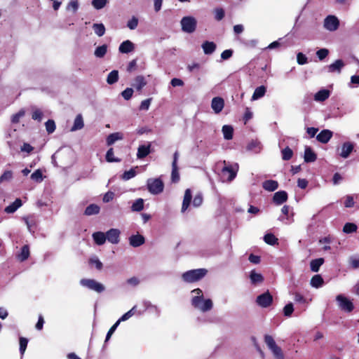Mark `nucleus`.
Returning a JSON list of instances; mask_svg holds the SVG:
<instances>
[{
	"mask_svg": "<svg viewBox=\"0 0 359 359\" xmlns=\"http://www.w3.org/2000/svg\"><path fill=\"white\" fill-rule=\"evenodd\" d=\"M138 25V19L133 17L127 23V26L130 29H135Z\"/></svg>",
	"mask_w": 359,
	"mask_h": 359,
	"instance_id": "nucleus-64",
	"label": "nucleus"
},
{
	"mask_svg": "<svg viewBox=\"0 0 359 359\" xmlns=\"http://www.w3.org/2000/svg\"><path fill=\"white\" fill-rule=\"evenodd\" d=\"M182 30L186 33H193L197 27V21L192 16H185L181 20Z\"/></svg>",
	"mask_w": 359,
	"mask_h": 359,
	"instance_id": "nucleus-4",
	"label": "nucleus"
},
{
	"mask_svg": "<svg viewBox=\"0 0 359 359\" xmlns=\"http://www.w3.org/2000/svg\"><path fill=\"white\" fill-rule=\"evenodd\" d=\"M22 205L20 198H16L13 203L6 207L4 211L6 213H13Z\"/></svg>",
	"mask_w": 359,
	"mask_h": 359,
	"instance_id": "nucleus-25",
	"label": "nucleus"
},
{
	"mask_svg": "<svg viewBox=\"0 0 359 359\" xmlns=\"http://www.w3.org/2000/svg\"><path fill=\"white\" fill-rule=\"evenodd\" d=\"M207 273L208 270L205 269H192L183 273L182 279L186 283H194L201 280Z\"/></svg>",
	"mask_w": 359,
	"mask_h": 359,
	"instance_id": "nucleus-1",
	"label": "nucleus"
},
{
	"mask_svg": "<svg viewBox=\"0 0 359 359\" xmlns=\"http://www.w3.org/2000/svg\"><path fill=\"white\" fill-rule=\"evenodd\" d=\"M282 158L284 161H289L293 156V151L289 147H286L281 151Z\"/></svg>",
	"mask_w": 359,
	"mask_h": 359,
	"instance_id": "nucleus-44",
	"label": "nucleus"
},
{
	"mask_svg": "<svg viewBox=\"0 0 359 359\" xmlns=\"http://www.w3.org/2000/svg\"><path fill=\"white\" fill-rule=\"evenodd\" d=\"M222 130L224 139L229 140L233 138V128L231 126L224 125L222 127Z\"/></svg>",
	"mask_w": 359,
	"mask_h": 359,
	"instance_id": "nucleus-33",
	"label": "nucleus"
},
{
	"mask_svg": "<svg viewBox=\"0 0 359 359\" xmlns=\"http://www.w3.org/2000/svg\"><path fill=\"white\" fill-rule=\"evenodd\" d=\"M114 149L113 148L109 149L108 151H107V154L105 156L106 161L109 163L121 162V160L118 158L114 157Z\"/></svg>",
	"mask_w": 359,
	"mask_h": 359,
	"instance_id": "nucleus-39",
	"label": "nucleus"
},
{
	"mask_svg": "<svg viewBox=\"0 0 359 359\" xmlns=\"http://www.w3.org/2000/svg\"><path fill=\"white\" fill-rule=\"evenodd\" d=\"M93 29L95 33L98 36H102L106 31L105 27L102 23H95L93 25Z\"/></svg>",
	"mask_w": 359,
	"mask_h": 359,
	"instance_id": "nucleus-38",
	"label": "nucleus"
},
{
	"mask_svg": "<svg viewBox=\"0 0 359 359\" xmlns=\"http://www.w3.org/2000/svg\"><path fill=\"white\" fill-rule=\"evenodd\" d=\"M203 196L201 193L197 194L193 200V205L195 207H199L203 203Z\"/></svg>",
	"mask_w": 359,
	"mask_h": 359,
	"instance_id": "nucleus-61",
	"label": "nucleus"
},
{
	"mask_svg": "<svg viewBox=\"0 0 359 359\" xmlns=\"http://www.w3.org/2000/svg\"><path fill=\"white\" fill-rule=\"evenodd\" d=\"M83 126H84V124H83V117H82L81 114H78L74 119V125L72 127L71 130L75 131V130H81V128H83Z\"/></svg>",
	"mask_w": 359,
	"mask_h": 359,
	"instance_id": "nucleus-32",
	"label": "nucleus"
},
{
	"mask_svg": "<svg viewBox=\"0 0 359 359\" xmlns=\"http://www.w3.org/2000/svg\"><path fill=\"white\" fill-rule=\"evenodd\" d=\"M100 207L96 204H90L86 207L84 214L90 216L93 215H97L100 212Z\"/></svg>",
	"mask_w": 359,
	"mask_h": 359,
	"instance_id": "nucleus-34",
	"label": "nucleus"
},
{
	"mask_svg": "<svg viewBox=\"0 0 359 359\" xmlns=\"http://www.w3.org/2000/svg\"><path fill=\"white\" fill-rule=\"evenodd\" d=\"M256 302L262 308H267L273 303V297L269 291L257 296Z\"/></svg>",
	"mask_w": 359,
	"mask_h": 359,
	"instance_id": "nucleus-7",
	"label": "nucleus"
},
{
	"mask_svg": "<svg viewBox=\"0 0 359 359\" xmlns=\"http://www.w3.org/2000/svg\"><path fill=\"white\" fill-rule=\"evenodd\" d=\"M304 158L306 163H312L317 159V155L311 147H306Z\"/></svg>",
	"mask_w": 359,
	"mask_h": 359,
	"instance_id": "nucleus-20",
	"label": "nucleus"
},
{
	"mask_svg": "<svg viewBox=\"0 0 359 359\" xmlns=\"http://www.w3.org/2000/svg\"><path fill=\"white\" fill-rule=\"evenodd\" d=\"M25 114V111L24 109H20L18 113L13 114L11 117V122L13 123H18L20 122V118L24 116Z\"/></svg>",
	"mask_w": 359,
	"mask_h": 359,
	"instance_id": "nucleus-52",
	"label": "nucleus"
},
{
	"mask_svg": "<svg viewBox=\"0 0 359 359\" xmlns=\"http://www.w3.org/2000/svg\"><path fill=\"white\" fill-rule=\"evenodd\" d=\"M192 292L195 293L196 296L192 298L191 304L194 307H199V304L203 301V292L200 288H196L192 290Z\"/></svg>",
	"mask_w": 359,
	"mask_h": 359,
	"instance_id": "nucleus-19",
	"label": "nucleus"
},
{
	"mask_svg": "<svg viewBox=\"0 0 359 359\" xmlns=\"http://www.w3.org/2000/svg\"><path fill=\"white\" fill-rule=\"evenodd\" d=\"M123 139V135L121 133L116 132L109 134L106 140L107 146H111L117 140Z\"/></svg>",
	"mask_w": 359,
	"mask_h": 359,
	"instance_id": "nucleus-21",
	"label": "nucleus"
},
{
	"mask_svg": "<svg viewBox=\"0 0 359 359\" xmlns=\"http://www.w3.org/2000/svg\"><path fill=\"white\" fill-rule=\"evenodd\" d=\"M203 52L206 55L213 53L216 49V44L214 42L206 41L202 44Z\"/></svg>",
	"mask_w": 359,
	"mask_h": 359,
	"instance_id": "nucleus-27",
	"label": "nucleus"
},
{
	"mask_svg": "<svg viewBox=\"0 0 359 359\" xmlns=\"http://www.w3.org/2000/svg\"><path fill=\"white\" fill-rule=\"evenodd\" d=\"M225 15L224 10L222 8H218L215 10V18L217 21L222 20Z\"/></svg>",
	"mask_w": 359,
	"mask_h": 359,
	"instance_id": "nucleus-57",
	"label": "nucleus"
},
{
	"mask_svg": "<svg viewBox=\"0 0 359 359\" xmlns=\"http://www.w3.org/2000/svg\"><path fill=\"white\" fill-rule=\"evenodd\" d=\"M353 149V144L349 142H344L341 147L340 156L344 158H347Z\"/></svg>",
	"mask_w": 359,
	"mask_h": 359,
	"instance_id": "nucleus-24",
	"label": "nucleus"
},
{
	"mask_svg": "<svg viewBox=\"0 0 359 359\" xmlns=\"http://www.w3.org/2000/svg\"><path fill=\"white\" fill-rule=\"evenodd\" d=\"M43 116V111L38 108H33V111L32 113V118L34 121H37L38 122H41Z\"/></svg>",
	"mask_w": 359,
	"mask_h": 359,
	"instance_id": "nucleus-45",
	"label": "nucleus"
},
{
	"mask_svg": "<svg viewBox=\"0 0 359 359\" xmlns=\"http://www.w3.org/2000/svg\"><path fill=\"white\" fill-rule=\"evenodd\" d=\"M262 187L266 191H273L278 189V183L276 180H268L262 183Z\"/></svg>",
	"mask_w": 359,
	"mask_h": 359,
	"instance_id": "nucleus-22",
	"label": "nucleus"
},
{
	"mask_svg": "<svg viewBox=\"0 0 359 359\" xmlns=\"http://www.w3.org/2000/svg\"><path fill=\"white\" fill-rule=\"evenodd\" d=\"M222 173L223 177H226V180L231 182L237 174V170H235L231 165H225L222 169Z\"/></svg>",
	"mask_w": 359,
	"mask_h": 359,
	"instance_id": "nucleus-10",
	"label": "nucleus"
},
{
	"mask_svg": "<svg viewBox=\"0 0 359 359\" xmlns=\"http://www.w3.org/2000/svg\"><path fill=\"white\" fill-rule=\"evenodd\" d=\"M333 133L327 129H324L320 132L316 136V140L323 144L327 143L332 138Z\"/></svg>",
	"mask_w": 359,
	"mask_h": 359,
	"instance_id": "nucleus-12",
	"label": "nucleus"
},
{
	"mask_svg": "<svg viewBox=\"0 0 359 359\" xmlns=\"http://www.w3.org/2000/svg\"><path fill=\"white\" fill-rule=\"evenodd\" d=\"M337 301L339 304L340 309L346 313H351L354 309V305L353 302L347 297L342 294H339L336 297Z\"/></svg>",
	"mask_w": 359,
	"mask_h": 359,
	"instance_id": "nucleus-6",
	"label": "nucleus"
},
{
	"mask_svg": "<svg viewBox=\"0 0 359 359\" xmlns=\"http://www.w3.org/2000/svg\"><path fill=\"white\" fill-rule=\"evenodd\" d=\"M324 263L323 258H318L311 260L310 263V268L313 272H318L321 265Z\"/></svg>",
	"mask_w": 359,
	"mask_h": 359,
	"instance_id": "nucleus-31",
	"label": "nucleus"
},
{
	"mask_svg": "<svg viewBox=\"0 0 359 359\" xmlns=\"http://www.w3.org/2000/svg\"><path fill=\"white\" fill-rule=\"evenodd\" d=\"M250 277L253 284L259 283L264 280V277L262 276V275L256 273L255 271H251Z\"/></svg>",
	"mask_w": 359,
	"mask_h": 359,
	"instance_id": "nucleus-43",
	"label": "nucleus"
},
{
	"mask_svg": "<svg viewBox=\"0 0 359 359\" xmlns=\"http://www.w3.org/2000/svg\"><path fill=\"white\" fill-rule=\"evenodd\" d=\"M264 241L266 243L270 245H274L278 244V239L271 233H268L264 235Z\"/></svg>",
	"mask_w": 359,
	"mask_h": 359,
	"instance_id": "nucleus-35",
	"label": "nucleus"
},
{
	"mask_svg": "<svg viewBox=\"0 0 359 359\" xmlns=\"http://www.w3.org/2000/svg\"><path fill=\"white\" fill-rule=\"evenodd\" d=\"M329 55V50L327 48H320L316 52V55L320 60H323Z\"/></svg>",
	"mask_w": 359,
	"mask_h": 359,
	"instance_id": "nucleus-54",
	"label": "nucleus"
},
{
	"mask_svg": "<svg viewBox=\"0 0 359 359\" xmlns=\"http://www.w3.org/2000/svg\"><path fill=\"white\" fill-rule=\"evenodd\" d=\"M20 344V352L21 355H23L27 346L28 339L25 337H20L19 339Z\"/></svg>",
	"mask_w": 359,
	"mask_h": 359,
	"instance_id": "nucleus-49",
	"label": "nucleus"
},
{
	"mask_svg": "<svg viewBox=\"0 0 359 359\" xmlns=\"http://www.w3.org/2000/svg\"><path fill=\"white\" fill-rule=\"evenodd\" d=\"M31 179L36 182H41L43 180V173L40 169L36 170L32 175Z\"/></svg>",
	"mask_w": 359,
	"mask_h": 359,
	"instance_id": "nucleus-50",
	"label": "nucleus"
},
{
	"mask_svg": "<svg viewBox=\"0 0 359 359\" xmlns=\"http://www.w3.org/2000/svg\"><path fill=\"white\" fill-rule=\"evenodd\" d=\"M339 26V21L334 15L327 16L324 21V27L329 31H335Z\"/></svg>",
	"mask_w": 359,
	"mask_h": 359,
	"instance_id": "nucleus-8",
	"label": "nucleus"
},
{
	"mask_svg": "<svg viewBox=\"0 0 359 359\" xmlns=\"http://www.w3.org/2000/svg\"><path fill=\"white\" fill-rule=\"evenodd\" d=\"M93 238L97 245H102L106 242V233L102 231L95 232L93 233Z\"/></svg>",
	"mask_w": 359,
	"mask_h": 359,
	"instance_id": "nucleus-26",
	"label": "nucleus"
},
{
	"mask_svg": "<svg viewBox=\"0 0 359 359\" xmlns=\"http://www.w3.org/2000/svg\"><path fill=\"white\" fill-rule=\"evenodd\" d=\"M45 126L46 130L48 134L53 133L56 129L55 123L53 119H48L45 123Z\"/></svg>",
	"mask_w": 359,
	"mask_h": 359,
	"instance_id": "nucleus-47",
	"label": "nucleus"
},
{
	"mask_svg": "<svg viewBox=\"0 0 359 359\" xmlns=\"http://www.w3.org/2000/svg\"><path fill=\"white\" fill-rule=\"evenodd\" d=\"M287 198V193L285 191H279L274 194L273 196V202L276 205H279L286 202Z\"/></svg>",
	"mask_w": 359,
	"mask_h": 359,
	"instance_id": "nucleus-13",
	"label": "nucleus"
},
{
	"mask_svg": "<svg viewBox=\"0 0 359 359\" xmlns=\"http://www.w3.org/2000/svg\"><path fill=\"white\" fill-rule=\"evenodd\" d=\"M151 143L147 145H140L137 152V158L142 159L147 156L151 153Z\"/></svg>",
	"mask_w": 359,
	"mask_h": 359,
	"instance_id": "nucleus-17",
	"label": "nucleus"
},
{
	"mask_svg": "<svg viewBox=\"0 0 359 359\" xmlns=\"http://www.w3.org/2000/svg\"><path fill=\"white\" fill-rule=\"evenodd\" d=\"M13 177V172L11 170H6L1 176H0V182L8 181L11 180Z\"/></svg>",
	"mask_w": 359,
	"mask_h": 359,
	"instance_id": "nucleus-59",
	"label": "nucleus"
},
{
	"mask_svg": "<svg viewBox=\"0 0 359 359\" xmlns=\"http://www.w3.org/2000/svg\"><path fill=\"white\" fill-rule=\"evenodd\" d=\"M192 200V194L190 189H187L184 192L183 202L182 205V212H184L189 207Z\"/></svg>",
	"mask_w": 359,
	"mask_h": 359,
	"instance_id": "nucleus-18",
	"label": "nucleus"
},
{
	"mask_svg": "<svg viewBox=\"0 0 359 359\" xmlns=\"http://www.w3.org/2000/svg\"><path fill=\"white\" fill-rule=\"evenodd\" d=\"M133 94V90L131 88H127L122 93L121 95L126 100H129Z\"/></svg>",
	"mask_w": 359,
	"mask_h": 359,
	"instance_id": "nucleus-60",
	"label": "nucleus"
},
{
	"mask_svg": "<svg viewBox=\"0 0 359 359\" xmlns=\"http://www.w3.org/2000/svg\"><path fill=\"white\" fill-rule=\"evenodd\" d=\"M118 80V71L112 70L107 76V82L108 84L111 85L116 83Z\"/></svg>",
	"mask_w": 359,
	"mask_h": 359,
	"instance_id": "nucleus-36",
	"label": "nucleus"
},
{
	"mask_svg": "<svg viewBox=\"0 0 359 359\" xmlns=\"http://www.w3.org/2000/svg\"><path fill=\"white\" fill-rule=\"evenodd\" d=\"M297 60L299 65H305L308 62L307 57L302 53H298L297 55Z\"/></svg>",
	"mask_w": 359,
	"mask_h": 359,
	"instance_id": "nucleus-62",
	"label": "nucleus"
},
{
	"mask_svg": "<svg viewBox=\"0 0 359 359\" xmlns=\"http://www.w3.org/2000/svg\"><path fill=\"white\" fill-rule=\"evenodd\" d=\"M180 179L178 167L175 165L174 166H172L171 181L173 183H177L180 181Z\"/></svg>",
	"mask_w": 359,
	"mask_h": 359,
	"instance_id": "nucleus-46",
	"label": "nucleus"
},
{
	"mask_svg": "<svg viewBox=\"0 0 359 359\" xmlns=\"http://www.w3.org/2000/svg\"><path fill=\"white\" fill-rule=\"evenodd\" d=\"M294 311L293 304L292 303H289L286 304L283 308V313L286 317H290Z\"/></svg>",
	"mask_w": 359,
	"mask_h": 359,
	"instance_id": "nucleus-56",
	"label": "nucleus"
},
{
	"mask_svg": "<svg viewBox=\"0 0 359 359\" xmlns=\"http://www.w3.org/2000/svg\"><path fill=\"white\" fill-rule=\"evenodd\" d=\"M135 50V44L130 40L123 41L119 46L118 50L121 53H129Z\"/></svg>",
	"mask_w": 359,
	"mask_h": 359,
	"instance_id": "nucleus-15",
	"label": "nucleus"
},
{
	"mask_svg": "<svg viewBox=\"0 0 359 359\" xmlns=\"http://www.w3.org/2000/svg\"><path fill=\"white\" fill-rule=\"evenodd\" d=\"M79 8V2L77 0L71 1L67 6V10H72L73 13H76Z\"/></svg>",
	"mask_w": 359,
	"mask_h": 359,
	"instance_id": "nucleus-58",
	"label": "nucleus"
},
{
	"mask_svg": "<svg viewBox=\"0 0 359 359\" xmlns=\"http://www.w3.org/2000/svg\"><path fill=\"white\" fill-rule=\"evenodd\" d=\"M120 322L118 320H117L111 327L110 329L109 330L107 334V336H106V339H105V342H107L111 337V336L112 335V334L115 332L116 329L117 328V327L118 326Z\"/></svg>",
	"mask_w": 359,
	"mask_h": 359,
	"instance_id": "nucleus-63",
	"label": "nucleus"
},
{
	"mask_svg": "<svg viewBox=\"0 0 359 359\" xmlns=\"http://www.w3.org/2000/svg\"><path fill=\"white\" fill-rule=\"evenodd\" d=\"M197 308L200 309L203 312L210 311L212 308V302L210 299H205L203 301V305H199V307Z\"/></svg>",
	"mask_w": 359,
	"mask_h": 359,
	"instance_id": "nucleus-48",
	"label": "nucleus"
},
{
	"mask_svg": "<svg viewBox=\"0 0 359 359\" xmlns=\"http://www.w3.org/2000/svg\"><path fill=\"white\" fill-rule=\"evenodd\" d=\"M135 83H133V86L137 91H141L142 88L147 85V81L145 78L142 75L137 76L135 78Z\"/></svg>",
	"mask_w": 359,
	"mask_h": 359,
	"instance_id": "nucleus-23",
	"label": "nucleus"
},
{
	"mask_svg": "<svg viewBox=\"0 0 359 359\" xmlns=\"http://www.w3.org/2000/svg\"><path fill=\"white\" fill-rule=\"evenodd\" d=\"M266 92V88L264 86H260L257 87L252 94V100H256L264 96Z\"/></svg>",
	"mask_w": 359,
	"mask_h": 359,
	"instance_id": "nucleus-28",
	"label": "nucleus"
},
{
	"mask_svg": "<svg viewBox=\"0 0 359 359\" xmlns=\"http://www.w3.org/2000/svg\"><path fill=\"white\" fill-rule=\"evenodd\" d=\"M106 237L111 243L117 244L120 241V231L117 229H111L106 232Z\"/></svg>",
	"mask_w": 359,
	"mask_h": 359,
	"instance_id": "nucleus-9",
	"label": "nucleus"
},
{
	"mask_svg": "<svg viewBox=\"0 0 359 359\" xmlns=\"http://www.w3.org/2000/svg\"><path fill=\"white\" fill-rule=\"evenodd\" d=\"M144 208V200L142 198L137 199L132 205L131 209L135 212H140Z\"/></svg>",
	"mask_w": 359,
	"mask_h": 359,
	"instance_id": "nucleus-42",
	"label": "nucleus"
},
{
	"mask_svg": "<svg viewBox=\"0 0 359 359\" xmlns=\"http://www.w3.org/2000/svg\"><path fill=\"white\" fill-rule=\"evenodd\" d=\"M148 191L152 194H159L164 189L163 182L160 178H150L147 183Z\"/></svg>",
	"mask_w": 359,
	"mask_h": 359,
	"instance_id": "nucleus-3",
	"label": "nucleus"
},
{
	"mask_svg": "<svg viewBox=\"0 0 359 359\" xmlns=\"http://www.w3.org/2000/svg\"><path fill=\"white\" fill-rule=\"evenodd\" d=\"M358 226L355 224L347 222L343 226V232L345 233H352L357 231Z\"/></svg>",
	"mask_w": 359,
	"mask_h": 359,
	"instance_id": "nucleus-41",
	"label": "nucleus"
},
{
	"mask_svg": "<svg viewBox=\"0 0 359 359\" xmlns=\"http://www.w3.org/2000/svg\"><path fill=\"white\" fill-rule=\"evenodd\" d=\"M107 52V46L106 44H103L95 48L94 54L97 57L102 58L106 55Z\"/></svg>",
	"mask_w": 359,
	"mask_h": 359,
	"instance_id": "nucleus-40",
	"label": "nucleus"
},
{
	"mask_svg": "<svg viewBox=\"0 0 359 359\" xmlns=\"http://www.w3.org/2000/svg\"><path fill=\"white\" fill-rule=\"evenodd\" d=\"M80 284L97 293H101L105 290V287L102 283L94 279L83 278L80 280Z\"/></svg>",
	"mask_w": 359,
	"mask_h": 359,
	"instance_id": "nucleus-5",
	"label": "nucleus"
},
{
	"mask_svg": "<svg viewBox=\"0 0 359 359\" xmlns=\"http://www.w3.org/2000/svg\"><path fill=\"white\" fill-rule=\"evenodd\" d=\"M345 66V63L341 59L337 60L334 62L327 66V71L330 73H340L341 69Z\"/></svg>",
	"mask_w": 359,
	"mask_h": 359,
	"instance_id": "nucleus-14",
	"label": "nucleus"
},
{
	"mask_svg": "<svg viewBox=\"0 0 359 359\" xmlns=\"http://www.w3.org/2000/svg\"><path fill=\"white\" fill-rule=\"evenodd\" d=\"M330 90L323 89L316 93L314 97L316 101L323 102L330 97Z\"/></svg>",
	"mask_w": 359,
	"mask_h": 359,
	"instance_id": "nucleus-29",
	"label": "nucleus"
},
{
	"mask_svg": "<svg viewBox=\"0 0 359 359\" xmlns=\"http://www.w3.org/2000/svg\"><path fill=\"white\" fill-rule=\"evenodd\" d=\"M224 107V100L220 97L212 98L211 102V107L215 114L221 112Z\"/></svg>",
	"mask_w": 359,
	"mask_h": 359,
	"instance_id": "nucleus-11",
	"label": "nucleus"
},
{
	"mask_svg": "<svg viewBox=\"0 0 359 359\" xmlns=\"http://www.w3.org/2000/svg\"><path fill=\"white\" fill-rule=\"evenodd\" d=\"M145 242V238L143 236L137 233L136 235H132L129 238V243L134 248L139 247L143 245Z\"/></svg>",
	"mask_w": 359,
	"mask_h": 359,
	"instance_id": "nucleus-16",
	"label": "nucleus"
},
{
	"mask_svg": "<svg viewBox=\"0 0 359 359\" xmlns=\"http://www.w3.org/2000/svg\"><path fill=\"white\" fill-rule=\"evenodd\" d=\"M107 3V0H93L92 5L93 6L97 9L100 10L103 8Z\"/></svg>",
	"mask_w": 359,
	"mask_h": 359,
	"instance_id": "nucleus-51",
	"label": "nucleus"
},
{
	"mask_svg": "<svg viewBox=\"0 0 359 359\" xmlns=\"http://www.w3.org/2000/svg\"><path fill=\"white\" fill-rule=\"evenodd\" d=\"M29 257V248L27 245L22 247L20 252L18 255V259L20 262H24Z\"/></svg>",
	"mask_w": 359,
	"mask_h": 359,
	"instance_id": "nucleus-30",
	"label": "nucleus"
},
{
	"mask_svg": "<svg viewBox=\"0 0 359 359\" xmlns=\"http://www.w3.org/2000/svg\"><path fill=\"white\" fill-rule=\"evenodd\" d=\"M264 342L271 351L276 359H285L281 348L276 344L272 336L266 334L264 336Z\"/></svg>",
	"mask_w": 359,
	"mask_h": 359,
	"instance_id": "nucleus-2",
	"label": "nucleus"
},
{
	"mask_svg": "<svg viewBox=\"0 0 359 359\" xmlns=\"http://www.w3.org/2000/svg\"><path fill=\"white\" fill-rule=\"evenodd\" d=\"M354 198L351 195H347L344 197V205L346 208H353L354 206Z\"/></svg>",
	"mask_w": 359,
	"mask_h": 359,
	"instance_id": "nucleus-53",
	"label": "nucleus"
},
{
	"mask_svg": "<svg viewBox=\"0 0 359 359\" xmlns=\"http://www.w3.org/2000/svg\"><path fill=\"white\" fill-rule=\"evenodd\" d=\"M136 175V172L133 168H131L129 170L125 171L122 175V179L124 180H128Z\"/></svg>",
	"mask_w": 359,
	"mask_h": 359,
	"instance_id": "nucleus-55",
	"label": "nucleus"
},
{
	"mask_svg": "<svg viewBox=\"0 0 359 359\" xmlns=\"http://www.w3.org/2000/svg\"><path fill=\"white\" fill-rule=\"evenodd\" d=\"M323 283L324 280L320 275H315L311 278V285L316 288L321 287Z\"/></svg>",
	"mask_w": 359,
	"mask_h": 359,
	"instance_id": "nucleus-37",
	"label": "nucleus"
}]
</instances>
